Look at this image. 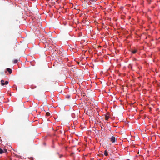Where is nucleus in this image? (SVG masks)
<instances>
[{
	"label": "nucleus",
	"instance_id": "5",
	"mask_svg": "<svg viewBox=\"0 0 160 160\" xmlns=\"http://www.w3.org/2000/svg\"><path fill=\"white\" fill-rule=\"evenodd\" d=\"M87 1H89L88 2V3L89 4L90 3H91V2H93L95 1L96 0H87Z\"/></svg>",
	"mask_w": 160,
	"mask_h": 160
},
{
	"label": "nucleus",
	"instance_id": "7",
	"mask_svg": "<svg viewBox=\"0 0 160 160\" xmlns=\"http://www.w3.org/2000/svg\"><path fill=\"white\" fill-rule=\"evenodd\" d=\"M104 155H105L106 156H108V154L106 150H105L104 151Z\"/></svg>",
	"mask_w": 160,
	"mask_h": 160
},
{
	"label": "nucleus",
	"instance_id": "6",
	"mask_svg": "<svg viewBox=\"0 0 160 160\" xmlns=\"http://www.w3.org/2000/svg\"><path fill=\"white\" fill-rule=\"evenodd\" d=\"M137 50H136V49L132 50V52L133 54H134V53H136L137 52Z\"/></svg>",
	"mask_w": 160,
	"mask_h": 160
},
{
	"label": "nucleus",
	"instance_id": "2",
	"mask_svg": "<svg viewBox=\"0 0 160 160\" xmlns=\"http://www.w3.org/2000/svg\"><path fill=\"white\" fill-rule=\"evenodd\" d=\"M7 152V150L6 149H4L3 150L0 148V154H2L4 152Z\"/></svg>",
	"mask_w": 160,
	"mask_h": 160
},
{
	"label": "nucleus",
	"instance_id": "4",
	"mask_svg": "<svg viewBox=\"0 0 160 160\" xmlns=\"http://www.w3.org/2000/svg\"><path fill=\"white\" fill-rule=\"evenodd\" d=\"M7 70L8 71L10 74H11L12 72V70L10 68H7Z\"/></svg>",
	"mask_w": 160,
	"mask_h": 160
},
{
	"label": "nucleus",
	"instance_id": "11",
	"mask_svg": "<svg viewBox=\"0 0 160 160\" xmlns=\"http://www.w3.org/2000/svg\"><path fill=\"white\" fill-rule=\"evenodd\" d=\"M85 95V93H83L82 94V96L84 97Z\"/></svg>",
	"mask_w": 160,
	"mask_h": 160
},
{
	"label": "nucleus",
	"instance_id": "1",
	"mask_svg": "<svg viewBox=\"0 0 160 160\" xmlns=\"http://www.w3.org/2000/svg\"><path fill=\"white\" fill-rule=\"evenodd\" d=\"M4 80H2L1 81V84L2 86H3L4 85L8 84V81H6L4 83Z\"/></svg>",
	"mask_w": 160,
	"mask_h": 160
},
{
	"label": "nucleus",
	"instance_id": "8",
	"mask_svg": "<svg viewBox=\"0 0 160 160\" xmlns=\"http://www.w3.org/2000/svg\"><path fill=\"white\" fill-rule=\"evenodd\" d=\"M18 60L17 59H15L13 61V62L14 63H17L18 62Z\"/></svg>",
	"mask_w": 160,
	"mask_h": 160
},
{
	"label": "nucleus",
	"instance_id": "3",
	"mask_svg": "<svg viewBox=\"0 0 160 160\" xmlns=\"http://www.w3.org/2000/svg\"><path fill=\"white\" fill-rule=\"evenodd\" d=\"M115 138L114 136H112L110 138V141L112 142H115Z\"/></svg>",
	"mask_w": 160,
	"mask_h": 160
},
{
	"label": "nucleus",
	"instance_id": "10",
	"mask_svg": "<svg viewBox=\"0 0 160 160\" xmlns=\"http://www.w3.org/2000/svg\"><path fill=\"white\" fill-rule=\"evenodd\" d=\"M46 115L49 116L50 115V113L49 112H46Z\"/></svg>",
	"mask_w": 160,
	"mask_h": 160
},
{
	"label": "nucleus",
	"instance_id": "9",
	"mask_svg": "<svg viewBox=\"0 0 160 160\" xmlns=\"http://www.w3.org/2000/svg\"><path fill=\"white\" fill-rule=\"evenodd\" d=\"M109 118V116L108 115H105V120H107Z\"/></svg>",
	"mask_w": 160,
	"mask_h": 160
}]
</instances>
